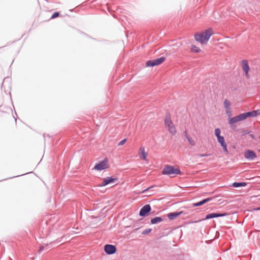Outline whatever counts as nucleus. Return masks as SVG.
I'll return each instance as SVG.
<instances>
[{"label": "nucleus", "instance_id": "29", "mask_svg": "<svg viewBox=\"0 0 260 260\" xmlns=\"http://www.w3.org/2000/svg\"><path fill=\"white\" fill-rule=\"evenodd\" d=\"M209 155V154H199V156L200 157H205V156H208Z\"/></svg>", "mask_w": 260, "mask_h": 260}, {"label": "nucleus", "instance_id": "15", "mask_svg": "<svg viewBox=\"0 0 260 260\" xmlns=\"http://www.w3.org/2000/svg\"><path fill=\"white\" fill-rule=\"evenodd\" d=\"M218 142L220 144L221 146H222L223 149L225 151V152L226 154H229V151L227 148V145L226 143L225 142V140L223 137H221V138H219L217 140Z\"/></svg>", "mask_w": 260, "mask_h": 260}, {"label": "nucleus", "instance_id": "32", "mask_svg": "<svg viewBox=\"0 0 260 260\" xmlns=\"http://www.w3.org/2000/svg\"><path fill=\"white\" fill-rule=\"evenodd\" d=\"M258 151L260 152V149L258 150Z\"/></svg>", "mask_w": 260, "mask_h": 260}, {"label": "nucleus", "instance_id": "10", "mask_svg": "<svg viewBox=\"0 0 260 260\" xmlns=\"http://www.w3.org/2000/svg\"><path fill=\"white\" fill-rule=\"evenodd\" d=\"M244 116L243 114H241L237 116L231 118L229 119V123L231 125H233L236 123H237L240 121L244 120Z\"/></svg>", "mask_w": 260, "mask_h": 260}, {"label": "nucleus", "instance_id": "4", "mask_svg": "<svg viewBox=\"0 0 260 260\" xmlns=\"http://www.w3.org/2000/svg\"><path fill=\"white\" fill-rule=\"evenodd\" d=\"M109 160L108 158L104 159L103 161L96 164L94 169L97 171H102L109 168Z\"/></svg>", "mask_w": 260, "mask_h": 260}, {"label": "nucleus", "instance_id": "8", "mask_svg": "<svg viewBox=\"0 0 260 260\" xmlns=\"http://www.w3.org/2000/svg\"><path fill=\"white\" fill-rule=\"evenodd\" d=\"M241 67L243 71L245 73L246 78H249L248 72L249 70V67L248 62L246 60H243L241 61Z\"/></svg>", "mask_w": 260, "mask_h": 260}, {"label": "nucleus", "instance_id": "1", "mask_svg": "<svg viewBox=\"0 0 260 260\" xmlns=\"http://www.w3.org/2000/svg\"><path fill=\"white\" fill-rule=\"evenodd\" d=\"M214 31L212 28H209L203 31L194 35V39L202 44H206Z\"/></svg>", "mask_w": 260, "mask_h": 260}, {"label": "nucleus", "instance_id": "17", "mask_svg": "<svg viewBox=\"0 0 260 260\" xmlns=\"http://www.w3.org/2000/svg\"><path fill=\"white\" fill-rule=\"evenodd\" d=\"M211 200V198H207V199H204V200H203V201H202L201 202H198V203H193V207H197V206H201V205L206 203L208 201H210Z\"/></svg>", "mask_w": 260, "mask_h": 260}, {"label": "nucleus", "instance_id": "25", "mask_svg": "<svg viewBox=\"0 0 260 260\" xmlns=\"http://www.w3.org/2000/svg\"><path fill=\"white\" fill-rule=\"evenodd\" d=\"M59 13L57 12H55L51 16V19H54L59 16Z\"/></svg>", "mask_w": 260, "mask_h": 260}, {"label": "nucleus", "instance_id": "2", "mask_svg": "<svg viewBox=\"0 0 260 260\" xmlns=\"http://www.w3.org/2000/svg\"><path fill=\"white\" fill-rule=\"evenodd\" d=\"M162 174L169 176L178 175L181 174V171L178 168H176L173 166H167L163 169Z\"/></svg>", "mask_w": 260, "mask_h": 260}, {"label": "nucleus", "instance_id": "18", "mask_svg": "<svg viewBox=\"0 0 260 260\" xmlns=\"http://www.w3.org/2000/svg\"><path fill=\"white\" fill-rule=\"evenodd\" d=\"M186 138L187 139L189 144L191 146H194L196 145V141L190 136L188 135H186Z\"/></svg>", "mask_w": 260, "mask_h": 260}, {"label": "nucleus", "instance_id": "30", "mask_svg": "<svg viewBox=\"0 0 260 260\" xmlns=\"http://www.w3.org/2000/svg\"><path fill=\"white\" fill-rule=\"evenodd\" d=\"M217 137V140L219 139V138H221L222 136H221L220 135H215Z\"/></svg>", "mask_w": 260, "mask_h": 260}, {"label": "nucleus", "instance_id": "11", "mask_svg": "<svg viewBox=\"0 0 260 260\" xmlns=\"http://www.w3.org/2000/svg\"><path fill=\"white\" fill-rule=\"evenodd\" d=\"M244 156L247 159L253 160L256 157V155L253 151L247 150L244 152Z\"/></svg>", "mask_w": 260, "mask_h": 260}, {"label": "nucleus", "instance_id": "6", "mask_svg": "<svg viewBox=\"0 0 260 260\" xmlns=\"http://www.w3.org/2000/svg\"><path fill=\"white\" fill-rule=\"evenodd\" d=\"M138 155L141 159L143 160H146L148 156V153L145 150V148L143 145H141L138 150Z\"/></svg>", "mask_w": 260, "mask_h": 260}, {"label": "nucleus", "instance_id": "14", "mask_svg": "<svg viewBox=\"0 0 260 260\" xmlns=\"http://www.w3.org/2000/svg\"><path fill=\"white\" fill-rule=\"evenodd\" d=\"M228 214H228L226 213H220V214L215 213H210V214H209L206 215V216L205 217V219H211V218H215V217L225 216L228 215Z\"/></svg>", "mask_w": 260, "mask_h": 260}, {"label": "nucleus", "instance_id": "19", "mask_svg": "<svg viewBox=\"0 0 260 260\" xmlns=\"http://www.w3.org/2000/svg\"><path fill=\"white\" fill-rule=\"evenodd\" d=\"M162 221V219L159 217H156L151 219V223L152 224H155L157 223L160 222Z\"/></svg>", "mask_w": 260, "mask_h": 260}, {"label": "nucleus", "instance_id": "24", "mask_svg": "<svg viewBox=\"0 0 260 260\" xmlns=\"http://www.w3.org/2000/svg\"><path fill=\"white\" fill-rule=\"evenodd\" d=\"M151 229H146L145 230H144L142 232V234H143V235L148 234L150 233L151 232Z\"/></svg>", "mask_w": 260, "mask_h": 260}, {"label": "nucleus", "instance_id": "20", "mask_svg": "<svg viewBox=\"0 0 260 260\" xmlns=\"http://www.w3.org/2000/svg\"><path fill=\"white\" fill-rule=\"evenodd\" d=\"M191 51L192 52L199 53L201 52V49L199 47L196 45H192L190 48Z\"/></svg>", "mask_w": 260, "mask_h": 260}, {"label": "nucleus", "instance_id": "21", "mask_svg": "<svg viewBox=\"0 0 260 260\" xmlns=\"http://www.w3.org/2000/svg\"><path fill=\"white\" fill-rule=\"evenodd\" d=\"M232 185L234 187L245 186L246 185V183H245V182H235V183H233Z\"/></svg>", "mask_w": 260, "mask_h": 260}, {"label": "nucleus", "instance_id": "3", "mask_svg": "<svg viewBox=\"0 0 260 260\" xmlns=\"http://www.w3.org/2000/svg\"><path fill=\"white\" fill-rule=\"evenodd\" d=\"M165 127L172 135H174L176 134L177 132L176 129L170 116L166 117L165 119Z\"/></svg>", "mask_w": 260, "mask_h": 260}, {"label": "nucleus", "instance_id": "5", "mask_svg": "<svg viewBox=\"0 0 260 260\" xmlns=\"http://www.w3.org/2000/svg\"><path fill=\"white\" fill-rule=\"evenodd\" d=\"M165 60V58L164 57L153 60H148L146 62V66L147 67L158 66L162 63Z\"/></svg>", "mask_w": 260, "mask_h": 260}, {"label": "nucleus", "instance_id": "9", "mask_svg": "<svg viewBox=\"0 0 260 260\" xmlns=\"http://www.w3.org/2000/svg\"><path fill=\"white\" fill-rule=\"evenodd\" d=\"M104 250L108 254H113L116 251V248L114 245L107 244L104 247Z\"/></svg>", "mask_w": 260, "mask_h": 260}, {"label": "nucleus", "instance_id": "31", "mask_svg": "<svg viewBox=\"0 0 260 260\" xmlns=\"http://www.w3.org/2000/svg\"><path fill=\"white\" fill-rule=\"evenodd\" d=\"M253 210H255V211H257V210H260V207H259V208H254Z\"/></svg>", "mask_w": 260, "mask_h": 260}, {"label": "nucleus", "instance_id": "16", "mask_svg": "<svg viewBox=\"0 0 260 260\" xmlns=\"http://www.w3.org/2000/svg\"><path fill=\"white\" fill-rule=\"evenodd\" d=\"M181 213L182 212L170 213L167 214V216L170 220H172L180 215Z\"/></svg>", "mask_w": 260, "mask_h": 260}, {"label": "nucleus", "instance_id": "7", "mask_svg": "<svg viewBox=\"0 0 260 260\" xmlns=\"http://www.w3.org/2000/svg\"><path fill=\"white\" fill-rule=\"evenodd\" d=\"M117 180L116 178H112L111 177H108L105 178H104L103 180V182L98 185L99 187H103L108 185L109 183H114L115 181Z\"/></svg>", "mask_w": 260, "mask_h": 260}, {"label": "nucleus", "instance_id": "23", "mask_svg": "<svg viewBox=\"0 0 260 260\" xmlns=\"http://www.w3.org/2000/svg\"><path fill=\"white\" fill-rule=\"evenodd\" d=\"M225 112L229 117H231L232 116V113L231 109H225Z\"/></svg>", "mask_w": 260, "mask_h": 260}, {"label": "nucleus", "instance_id": "27", "mask_svg": "<svg viewBox=\"0 0 260 260\" xmlns=\"http://www.w3.org/2000/svg\"><path fill=\"white\" fill-rule=\"evenodd\" d=\"M220 130L219 128H217L215 129V135H220Z\"/></svg>", "mask_w": 260, "mask_h": 260}, {"label": "nucleus", "instance_id": "12", "mask_svg": "<svg viewBox=\"0 0 260 260\" xmlns=\"http://www.w3.org/2000/svg\"><path fill=\"white\" fill-rule=\"evenodd\" d=\"M151 207L147 204L143 206L140 211L139 215L141 216H145L150 211Z\"/></svg>", "mask_w": 260, "mask_h": 260}, {"label": "nucleus", "instance_id": "28", "mask_svg": "<svg viewBox=\"0 0 260 260\" xmlns=\"http://www.w3.org/2000/svg\"><path fill=\"white\" fill-rule=\"evenodd\" d=\"M152 187H153V186H150V187H148V188H146V189H145L143 190L141 192V193H144V192H145V191H146L148 190L149 189H150V188H152Z\"/></svg>", "mask_w": 260, "mask_h": 260}, {"label": "nucleus", "instance_id": "22", "mask_svg": "<svg viewBox=\"0 0 260 260\" xmlns=\"http://www.w3.org/2000/svg\"><path fill=\"white\" fill-rule=\"evenodd\" d=\"M224 107L225 109H230L231 103L228 100H225L223 103Z\"/></svg>", "mask_w": 260, "mask_h": 260}, {"label": "nucleus", "instance_id": "26", "mask_svg": "<svg viewBox=\"0 0 260 260\" xmlns=\"http://www.w3.org/2000/svg\"><path fill=\"white\" fill-rule=\"evenodd\" d=\"M126 142V139H124L121 140L120 142H119L118 146H122V145H123V144H125V143Z\"/></svg>", "mask_w": 260, "mask_h": 260}, {"label": "nucleus", "instance_id": "13", "mask_svg": "<svg viewBox=\"0 0 260 260\" xmlns=\"http://www.w3.org/2000/svg\"><path fill=\"white\" fill-rule=\"evenodd\" d=\"M244 116V120L246 119L247 117H255L257 116L258 115L260 114V110H257L256 111H253L251 112H248L247 113H242Z\"/></svg>", "mask_w": 260, "mask_h": 260}]
</instances>
